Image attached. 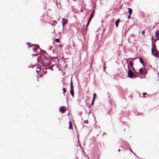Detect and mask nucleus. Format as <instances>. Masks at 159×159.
Segmentation results:
<instances>
[{
	"label": "nucleus",
	"mask_w": 159,
	"mask_h": 159,
	"mask_svg": "<svg viewBox=\"0 0 159 159\" xmlns=\"http://www.w3.org/2000/svg\"><path fill=\"white\" fill-rule=\"evenodd\" d=\"M68 22L67 20L64 18H62V24L63 26V29H64V25Z\"/></svg>",
	"instance_id": "7ed1b4c3"
},
{
	"label": "nucleus",
	"mask_w": 159,
	"mask_h": 159,
	"mask_svg": "<svg viewBox=\"0 0 159 159\" xmlns=\"http://www.w3.org/2000/svg\"><path fill=\"white\" fill-rule=\"evenodd\" d=\"M55 41L57 43H59L60 41V39H55Z\"/></svg>",
	"instance_id": "6ab92c4d"
},
{
	"label": "nucleus",
	"mask_w": 159,
	"mask_h": 159,
	"mask_svg": "<svg viewBox=\"0 0 159 159\" xmlns=\"http://www.w3.org/2000/svg\"><path fill=\"white\" fill-rule=\"evenodd\" d=\"M34 47L33 48V50L34 52H35L39 48V46L38 45L34 44Z\"/></svg>",
	"instance_id": "20e7f679"
},
{
	"label": "nucleus",
	"mask_w": 159,
	"mask_h": 159,
	"mask_svg": "<svg viewBox=\"0 0 159 159\" xmlns=\"http://www.w3.org/2000/svg\"><path fill=\"white\" fill-rule=\"evenodd\" d=\"M45 53H46V52H45V51H44V50H42Z\"/></svg>",
	"instance_id": "37998d69"
},
{
	"label": "nucleus",
	"mask_w": 159,
	"mask_h": 159,
	"mask_svg": "<svg viewBox=\"0 0 159 159\" xmlns=\"http://www.w3.org/2000/svg\"><path fill=\"white\" fill-rule=\"evenodd\" d=\"M70 93L71 95L73 97L74 95V91L73 89H70Z\"/></svg>",
	"instance_id": "2eb2a0df"
},
{
	"label": "nucleus",
	"mask_w": 159,
	"mask_h": 159,
	"mask_svg": "<svg viewBox=\"0 0 159 159\" xmlns=\"http://www.w3.org/2000/svg\"><path fill=\"white\" fill-rule=\"evenodd\" d=\"M128 76L130 78H133L134 76V74L133 72L130 70H129L128 71Z\"/></svg>",
	"instance_id": "39448f33"
},
{
	"label": "nucleus",
	"mask_w": 159,
	"mask_h": 159,
	"mask_svg": "<svg viewBox=\"0 0 159 159\" xmlns=\"http://www.w3.org/2000/svg\"><path fill=\"white\" fill-rule=\"evenodd\" d=\"M109 103H110V104H111V102H111V100H109Z\"/></svg>",
	"instance_id": "7c9ffc66"
},
{
	"label": "nucleus",
	"mask_w": 159,
	"mask_h": 159,
	"mask_svg": "<svg viewBox=\"0 0 159 159\" xmlns=\"http://www.w3.org/2000/svg\"><path fill=\"white\" fill-rule=\"evenodd\" d=\"M38 55V54H33L32 55V56H37Z\"/></svg>",
	"instance_id": "c85d7f7f"
},
{
	"label": "nucleus",
	"mask_w": 159,
	"mask_h": 159,
	"mask_svg": "<svg viewBox=\"0 0 159 159\" xmlns=\"http://www.w3.org/2000/svg\"><path fill=\"white\" fill-rule=\"evenodd\" d=\"M94 10H93L91 14V15H90V18H92L93 17V14H94Z\"/></svg>",
	"instance_id": "f3484780"
},
{
	"label": "nucleus",
	"mask_w": 159,
	"mask_h": 159,
	"mask_svg": "<svg viewBox=\"0 0 159 159\" xmlns=\"http://www.w3.org/2000/svg\"><path fill=\"white\" fill-rule=\"evenodd\" d=\"M139 61L142 65H144V60L142 58H139Z\"/></svg>",
	"instance_id": "9b49d317"
},
{
	"label": "nucleus",
	"mask_w": 159,
	"mask_h": 159,
	"mask_svg": "<svg viewBox=\"0 0 159 159\" xmlns=\"http://www.w3.org/2000/svg\"><path fill=\"white\" fill-rule=\"evenodd\" d=\"M59 47H62V46H61V45H59Z\"/></svg>",
	"instance_id": "a18cd8bd"
},
{
	"label": "nucleus",
	"mask_w": 159,
	"mask_h": 159,
	"mask_svg": "<svg viewBox=\"0 0 159 159\" xmlns=\"http://www.w3.org/2000/svg\"><path fill=\"white\" fill-rule=\"evenodd\" d=\"M40 76H42V75H40Z\"/></svg>",
	"instance_id": "09e8293b"
},
{
	"label": "nucleus",
	"mask_w": 159,
	"mask_h": 159,
	"mask_svg": "<svg viewBox=\"0 0 159 159\" xmlns=\"http://www.w3.org/2000/svg\"><path fill=\"white\" fill-rule=\"evenodd\" d=\"M95 95H96V94H95V93H93V98H94V96Z\"/></svg>",
	"instance_id": "ea45409f"
},
{
	"label": "nucleus",
	"mask_w": 159,
	"mask_h": 159,
	"mask_svg": "<svg viewBox=\"0 0 159 159\" xmlns=\"http://www.w3.org/2000/svg\"><path fill=\"white\" fill-rule=\"evenodd\" d=\"M146 94H147V93H143V97H144V98L145 97V95Z\"/></svg>",
	"instance_id": "cd10ccee"
},
{
	"label": "nucleus",
	"mask_w": 159,
	"mask_h": 159,
	"mask_svg": "<svg viewBox=\"0 0 159 159\" xmlns=\"http://www.w3.org/2000/svg\"><path fill=\"white\" fill-rule=\"evenodd\" d=\"M130 151H131V152H132L133 154H134V155H135V153L134 152H133L132 151V150H131V149H130Z\"/></svg>",
	"instance_id": "e433bc0d"
},
{
	"label": "nucleus",
	"mask_w": 159,
	"mask_h": 159,
	"mask_svg": "<svg viewBox=\"0 0 159 159\" xmlns=\"http://www.w3.org/2000/svg\"><path fill=\"white\" fill-rule=\"evenodd\" d=\"M84 123L87 124L88 122V120H84Z\"/></svg>",
	"instance_id": "bb28decb"
},
{
	"label": "nucleus",
	"mask_w": 159,
	"mask_h": 159,
	"mask_svg": "<svg viewBox=\"0 0 159 159\" xmlns=\"http://www.w3.org/2000/svg\"><path fill=\"white\" fill-rule=\"evenodd\" d=\"M70 89H73V86L72 85V84L70 85Z\"/></svg>",
	"instance_id": "a878e982"
},
{
	"label": "nucleus",
	"mask_w": 159,
	"mask_h": 159,
	"mask_svg": "<svg viewBox=\"0 0 159 159\" xmlns=\"http://www.w3.org/2000/svg\"><path fill=\"white\" fill-rule=\"evenodd\" d=\"M120 21L119 19H118L115 22V25L116 28H117L118 26V24L119 23Z\"/></svg>",
	"instance_id": "1a4fd4ad"
},
{
	"label": "nucleus",
	"mask_w": 159,
	"mask_h": 159,
	"mask_svg": "<svg viewBox=\"0 0 159 159\" xmlns=\"http://www.w3.org/2000/svg\"><path fill=\"white\" fill-rule=\"evenodd\" d=\"M120 149H119L118 150V151L119 152H120Z\"/></svg>",
	"instance_id": "a19ab883"
},
{
	"label": "nucleus",
	"mask_w": 159,
	"mask_h": 159,
	"mask_svg": "<svg viewBox=\"0 0 159 159\" xmlns=\"http://www.w3.org/2000/svg\"><path fill=\"white\" fill-rule=\"evenodd\" d=\"M128 9L129 10L128 12L129 13V15H131L132 12V10L131 8H128Z\"/></svg>",
	"instance_id": "f8f14e48"
},
{
	"label": "nucleus",
	"mask_w": 159,
	"mask_h": 159,
	"mask_svg": "<svg viewBox=\"0 0 159 159\" xmlns=\"http://www.w3.org/2000/svg\"><path fill=\"white\" fill-rule=\"evenodd\" d=\"M151 40H152V41H153V37H152V38H151Z\"/></svg>",
	"instance_id": "72a5a7b5"
},
{
	"label": "nucleus",
	"mask_w": 159,
	"mask_h": 159,
	"mask_svg": "<svg viewBox=\"0 0 159 159\" xmlns=\"http://www.w3.org/2000/svg\"><path fill=\"white\" fill-rule=\"evenodd\" d=\"M39 59L40 60L41 63L43 66L46 67L47 66L51 65L50 63L51 62L50 58H47L45 55H41L38 57L37 60Z\"/></svg>",
	"instance_id": "f257e3e1"
},
{
	"label": "nucleus",
	"mask_w": 159,
	"mask_h": 159,
	"mask_svg": "<svg viewBox=\"0 0 159 159\" xmlns=\"http://www.w3.org/2000/svg\"><path fill=\"white\" fill-rule=\"evenodd\" d=\"M35 66H36L35 65H31L29 66V68H30L31 67L32 68H33Z\"/></svg>",
	"instance_id": "a211bd4d"
},
{
	"label": "nucleus",
	"mask_w": 159,
	"mask_h": 159,
	"mask_svg": "<svg viewBox=\"0 0 159 159\" xmlns=\"http://www.w3.org/2000/svg\"><path fill=\"white\" fill-rule=\"evenodd\" d=\"M50 66V65H48V66H46V67H45V69L46 70L47 69H49L51 70L52 71L53 70V69H52V67L53 66H54V65H52V66L51 67L49 66Z\"/></svg>",
	"instance_id": "6e6552de"
},
{
	"label": "nucleus",
	"mask_w": 159,
	"mask_h": 159,
	"mask_svg": "<svg viewBox=\"0 0 159 159\" xmlns=\"http://www.w3.org/2000/svg\"><path fill=\"white\" fill-rule=\"evenodd\" d=\"M155 35L156 36H159V30H157L156 31Z\"/></svg>",
	"instance_id": "4468645a"
},
{
	"label": "nucleus",
	"mask_w": 159,
	"mask_h": 159,
	"mask_svg": "<svg viewBox=\"0 0 159 159\" xmlns=\"http://www.w3.org/2000/svg\"><path fill=\"white\" fill-rule=\"evenodd\" d=\"M152 54L156 57L159 58V52H158L157 51V49L153 50L152 49H151Z\"/></svg>",
	"instance_id": "f03ea898"
},
{
	"label": "nucleus",
	"mask_w": 159,
	"mask_h": 159,
	"mask_svg": "<svg viewBox=\"0 0 159 159\" xmlns=\"http://www.w3.org/2000/svg\"><path fill=\"white\" fill-rule=\"evenodd\" d=\"M127 18L128 19H130L131 18L130 15H129H129L128 16Z\"/></svg>",
	"instance_id": "b1692460"
},
{
	"label": "nucleus",
	"mask_w": 159,
	"mask_h": 159,
	"mask_svg": "<svg viewBox=\"0 0 159 159\" xmlns=\"http://www.w3.org/2000/svg\"><path fill=\"white\" fill-rule=\"evenodd\" d=\"M92 19V18H91L89 17V20H88V22L87 23H90V21H91V20Z\"/></svg>",
	"instance_id": "aec40b11"
},
{
	"label": "nucleus",
	"mask_w": 159,
	"mask_h": 159,
	"mask_svg": "<svg viewBox=\"0 0 159 159\" xmlns=\"http://www.w3.org/2000/svg\"><path fill=\"white\" fill-rule=\"evenodd\" d=\"M144 33H145V30H143V31H142L141 32V33H142V34H143L144 36H145Z\"/></svg>",
	"instance_id": "4be33fe9"
},
{
	"label": "nucleus",
	"mask_w": 159,
	"mask_h": 159,
	"mask_svg": "<svg viewBox=\"0 0 159 159\" xmlns=\"http://www.w3.org/2000/svg\"><path fill=\"white\" fill-rule=\"evenodd\" d=\"M37 66V70H36V72H37V73H38L39 72L40 70H41V69L39 68L38 66Z\"/></svg>",
	"instance_id": "dca6fc26"
},
{
	"label": "nucleus",
	"mask_w": 159,
	"mask_h": 159,
	"mask_svg": "<svg viewBox=\"0 0 159 159\" xmlns=\"http://www.w3.org/2000/svg\"><path fill=\"white\" fill-rule=\"evenodd\" d=\"M134 59H132L131 60H133Z\"/></svg>",
	"instance_id": "8fccbe9b"
},
{
	"label": "nucleus",
	"mask_w": 159,
	"mask_h": 159,
	"mask_svg": "<svg viewBox=\"0 0 159 159\" xmlns=\"http://www.w3.org/2000/svg\"><path fill=\"white\" fill-rule=\"evenodd\" d=\"M63 93L64 94V93L66 92V89L65 88H63Z\"/></svg>",
	"instance_id": "412c9836"
},
{
	"label": "nucleus",
	"mask_w": 159,
	"mask_h": 159,
	"mask_svg": "<svg viewBox=\"0 0 159 159\" xmlns=\"http://www.w3.org/2000/svg\"><path fill=\"white\" fill-rule=\"evenodd\" d=\"M93 103H94V102H93V100H92V101L91 102V105H93Z\"/></svg>",
	"instance_id": "2f4dec72"
},
{
	"label": "nucleus",
	"mask_w": 159,
	"mask_h": 159,
	"mask_svg": "<svg viewBox=\"0 0 159 159\" xmlns=\"http://www.w3.org/2000/svg\"><path fill=\"white\" fill-rule=\"evenodd\" d=\"M158 40V38H157V39H154V41H153V42L154 43H155V42L157 41V40Z\"/></svg>",
	"instance_id": "393cba45"
},
{
	"label": "nucleus",
	"mask_w": 159,
	"mask_h": 159,
	"mask_svg": "<svg viewBox=\"0 0 159 159\" xmlns=\"http://www.w3.org/2000/svg\"><path fill=\"white\" fill-rule=\"evenodd\" d=\"M143 115V114L142 113H140L139 114H138V115Z\"/></svg>",
	"instance_id": "c9c22d12"
},
{
	"label": "nucleus",
	"mask_w": 159,
	"mask_h": 159,
	"mask_svg": "<svg viewBox=\"0 0 159 159\" xmlns=\"http://www.w3.org/2000/svg\"><path fill=\"white\" fill-rule=\"evenodd\" d=\"M108 98H110V96H108Z\"/></svg>",
	"instance_id": "49530a36"
},
{
	"label": "nucleus",
	"mask_w": 159,
	"mask_h": 159,
	"mask_svg": "<svg viewBox=\"0 0 159 159\" xmlns=\"http://www.w3.org/2000/svg\"><path fill=\"white\" fill-rule=\"evenodd\" d=\"M64 108H66V107L64 106L61 107L59 109L60 111L62 113H64L65 111Z\"/></svg>",
	"instance_id": "423d86ee"
},
{
	"label": "nucleus",
	"mask_w": 159,
	"mask_h": 159,
	"mask_svg": "<svg viewBox=\"0 0 159 159\" xmlns=\"http://www.w3.org/2000/svg\"><path fill=\"white\" fill-rule=\"evenodd\" d=\"M62 59H64V57H62Z\"/></svg>",
	"instance_id": "c03bdc74"
},
{
	"label": "nucleus",
	"mask_w": 159,
	"mask_h": 159,
	"mask_svg": "<svg viewBox=\"0 0 159 159\" xmlns=\"http://www.w3.org/2000/svg\"><path fill=\"white\" fill-rule=\"evenodd\" d=\"M89 23H87V24L86 25V27H87L88 26V25H89Z\"/></svg>",
	"instance_id": "473e14b6"
},
{
	"label": "nucleus",
	"mask_w": 159,
	"mask_h": 159,
	"mask_svg": "<svg viewBox=\"0 0 159 159\" xmlns=\"http://www.w3.org/2000/svg\"><path fill=\"white\" fill-rule=\"evenodd\" d=\"M88 159H89V157H88Z\"/></svg>",
	"instance_id": "3c124183"
},
{
	"label": "nucleus",
	"mask_w": 159,
	"mask_h": 159,
	"mask_svg": "<svg viewBox=\"0 0 159 159\" xmlns=\"http://www.w3.org/2000/svg\"><path fill=\"white\" fill-rule=\"evenodd\" d=\"M106 134V133L105 132H104L103 134V135L104 136V135Z\"/></svg>",
	"instance_id": "4c0bfd02"
},
{
	"label": "nucleus",
	"mask_w": 159,
	"mask_h": 159,
	"mask_svg": "<svg viewBox=\"0 0 159 159\" xmlns=\"http://www.w3.org/2000/svg\"><path fill=\"white\" fill-rule=\"evenodd\" d=\"M106 64V63L105 62V63L103 65H104V66H103V68H104V70H105V65Z\"/></svg>",
	"instance_id": "c756f323"
},
{
	"label": "nucleus",
	"mask_w": 159,
	"mask_h": 159,
	"mask_svg": "<svg viewBox=\"0 0 159 159\" xmlns=\"http://www.w3.org/2000/svg\"><path fill=\"white\" fill-rule=\"evenodd\" d=\"M111 111V110H110L109 112H108V114H110V112Z\"/></svg>",
	"instance_id": "79ce46f5"
},
{
	"label": "nucleus",
	"mask_w": 159,
	"mask_h": 159,
	"mask_svg": "<svg viewBox=\"0 0 159 159\" xmlns=\"http://www.w3.org/2000/svg\"><path fill=\"white\" fill-rule=\"evenodd\" d=\"M55 60H57V61H58V63H59V59L58 58H56L55 59Z\"/></svg>",
	"instance_id": "f704fd0d"
},
{
	"label": "nucleus",
	"mask_w": 159,
	"mask_h": 159,
	"mask_svg": "<svg viewBox=\"0 0 159 159\" xmlns=\"http://www.w3.org/2000/svg\"><path fill=\"white\" fill-rule=\"evenodd\" d=\"M143 69L142 68H141L139 70V71L140 73H142L143 71Z\"/></svg>",
	"instance_id": "5701e85b"
},
{
	"label": "nucleus",
	"mask_w": 159,
	"mask_h": 159,
	"mask_svg": "<svg viewBox=\"0 0 159 159\" xmlns=\"http://www.w3.org/2000/svg\"><path fill=\"white\" fill-rule=\"evenodd\" d=\"M129 64H130V66L134 70V71H135L134 68L133 67V66H132L133 61H130L129 62V63L128 64L127 67H128V69L129 68Z\"/></svg>",
	"instance_id": "0eeeda50"
},
{
	"label": "nucleus",
	"mask_w": 159,
	"mask_h": 159,
	"mask_svg": "<svg viewBox=\"0 0 159 159\" xmlns=\"http://www.w3.org/2000/svg\"><path fill=\"white\" fill-rule=\"evenodd\" d=\"M71 84H72V80H71V82H70V85Z\"/></svg>",
	"instance_id": "58836bf2"
},
{
	"label": "nucleus",
	"mask_w": 159,
	"mask_h": 159,
	"mask_svg": "<svg viewBox=\"0 0 159 159\" xmlns=\"http://www.w3.org/2000/svg\"><path fill=\"white\" fill-rule=\"evenodd\" d=\"M107 93L108 95H109V93L108 92H107Z\"/></svg>",
	"instance_id": "de8ad7c7"
},
{
	"label": "nucleus",
	"mask_w": 159,
	"mask_h": 159,
	"mask_svg": "<svg viewBox=\"0 0 159 159\" xmlns=\"http://www.w3.org/2000/svg\"><path fill=\"white\" fill-rule=\"evenodd\" d=\"M152 49H153V50H154V49H156V47L155 44H153V42L152 41Z\"/></svg>",
	"instance_id": "9d476101"
},
{
	"label": "nucleus",
	"mask_w": 159,
	"mask_h": 159,
	"mask_svg": "<svg viewBox=\"0 0 159 159\" xmlns=\"http://www.w3.org/2000/svg\"><path fill=\"white\" fill-rule=\"evenodd\" d=\"M69 126L68 127L69 129H72V123L71 121H70L69 122Z\"/></svg>",
	"instance_id": "ddd939ff"
}]
</instances>
